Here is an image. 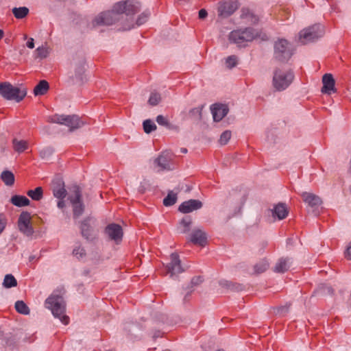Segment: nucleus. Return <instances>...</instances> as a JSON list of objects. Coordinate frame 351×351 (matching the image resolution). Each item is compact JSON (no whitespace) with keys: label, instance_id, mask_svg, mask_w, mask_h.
Wrapping results in <instances>:
<instances>
[{"label":"nucleus","instance_id":"obj_1","mask_svg":"<svg viewBox=\"0 0 351 351\" xmlns=\"http://www.w3.org/2000/svg\"><path fill=\"white\" fill-rule=\"evenodd\" d=\"M141 9L138 2L132 1H120L115 3L110 11L104 12L97 15L92 21L93 27L108 26L114 24L117 21L120 22L119 30L128 31L144 24L148 19L150 12H144L134 23L132 15Z\"/></svg>","mask_w":351,"mask_h":351},{"label":"nucleus","instance_id":"obj_2","mask_svg":"<svg viewBox=\"0 0 351 351\" xmlns=\"http://www.w3.org/2000/svg\"><path fill=\"white\" fill-rule=\"evenodd\" d=\"M45 307L49 309L53 315L58 318L62 324L66 325L69 322V318L64 315L65 302L60 293L53 292L47 298L45 303Z\"/></svg>","mask_w":351,"mask_h":351},{"label":"nucleus","instance_id":"obj_3","mask_svg":"<svg viewBox=\"0 0 351 351\" xmlns=\"http://www.w3.org/2000/svg\"><path fill=\"white\" fill-rule=\"evenodd\" d=\"M293 78V73L290 70L276 68L274 71L273 86L276 90H284L292 83Z\"/></svg>","mask_w":351,"mask_h":351},{"label":"nucleus","instance_id":"obj_4","mask_svg":"<svg viewBox=\"0 0 351 351\" xmlns=\"http://www.w3.org/2000/svg\"><path fill=\"white\" fill-rule=\"evenodd\" d=\"M259 36L258 32L252 28H245L232 31L229 34V40L238 46H244Z\"/></svg>","mask_w":351,"mask_h":351},{"label":"nucleus","instance_id":"obj_5","mask_svg":"<svg viewBox=\"0 0 351 351\" xmlns=\"http://www.w3.org/2000/svg\"><path fill=\"white\" fill-rule=\"evenodd\" d=\"M27 91L24 88H19L12 85L9 82L0 84V95L7 100L21 101L26 95Z\"/></svg>","mask_w":351,"mask_h":351},{"label":"nucleus","instance_id":"obj_6","mask_svg":"<svg viewBox=\"0 0 351 351\" xmlns=\"http://www.w3.org/2000/svg\"><path fill=\"white\" fill-rule=\"evenodd\" d=\"M324 34V28L320 24H316L304 29L299 33V42L303 45L313 42L322 37Z\"/></svg>","mask_w":351,"mask_h":351},{"label":"nucleus","instance_id":"obj_7","mask_svg":"<svg viewBox=\"0 0 351 351\" xmlns=\"http://www.w3.org/2000/svg\"><path fill=\"white\" fill-rule=\"evenodd\" d=\"M48 121L65 125L71 131L80 128L84 124L77 115L54 114L48 117Z\"/></svg>","mask_w":351,"mask_h":351},{"label":"nucleus","instance_id":"obj_8","mask_svg":"<svg viewBox=\"0 0 351 351\" xmlns=\"http://www.w3.org/2000/svg\"><path fill=\"white\" fill-rule=\"evenodd\" d=\"M275 58L279 61L289 60L292 55V50L288 41L285 39L278 40L274 45Z\"/></svg>","mask_w":351,"mask_h":351},{"label":"nucleus","instance_id":"obj_9","mask_svg":"<svg viewBox=\"0 0 351 351\" xmlns=\"http://www.w3.org/2000/svg\"><path fill=\"white\" fill-rule=\"evenodd\" d=\"M69 199L73 208L74 217H78L84 211V205L81 200V191L78 186H74L71 188Z\"/></svg>","mask_w":351,"mask_h":351},{"label":"nucleus","instance_id":"obj_10","mask_svg":"<svg viewBox=\"0 0 351 351\" xmlns=\"http://www.w3.org/2000/svg\"><path fill=\"white\" fill-rule=\"evenodd\" d=\"M31 215L28 212H22L18 220V227L19 230L27 236H31L34 233L33 228L31 225Z\"/></svg>","mask_w":351,"mask_h":351},{"label":"nucleus","instance_id":"obj_11","mask_svg":"<svg viewBox=\"0 0 351 351\" xmlns=\"http://www.w3.org/2000/svg\"><path fill=\"white\" fill-rule=\"evenodd\" d=\"M167 273L173 277L184 271L181 265V261L178 254L172 253L170 256V263L167 265Z\"/></svg>","mask_w":351,"mask_h":351},{"label":"nucleus","instance_id":"obj_12","mask_svg":"<svg viewBox=\"0 0 351 351\" xmlns=\"http://www.w3.org/2000/svg\"><path fill=\"white\" fill-rule=\"evenodd\" d=\"M106 233L111 240L117 243H119L122 240V228L118 224L111 223L108 225L106 228Z\"/></svg>","mask_w":351,"mask_h":351},{"label":"nucleus","instance_id":"obj_13","mask_svg":"<svg viewBox=\"0 0 351 351\" xmlns=\"http://www.w3.org/2000/svg\"><path fill=\"white\" fill-rule=\"evenodd\" d=\"M210 110L215 121H220L228 112V108L225 104H215L211 106Z\"/></svg>","mask_w":351,"mask_h":351},{"label":"nucleus","instance_id":"obj_14","mask_svg":"<svg viewBox=\"0 0 351 351\" xmlns=\"http://www.w3.org/2000/svg\"><path fill=\"white\" fill-rule=\"evenodd\" d=\"M238 8L237 2H222L218 7L219 15L223 17H227Z\"/></svg>","mask_w":351,"mask_h":351},{"label":"nucleus","instance_id":"obj_15","mask_svg":"<svg viewBox=\"0 0 351 351\" xmlns=\"http://www.w3.org/2000/svg\"><path fill=\"white\" fill-rule=\"evenodd\" d=\"M202 203L197 199H190L182 203L179 206V210L182 213H189L201 208Z\"/></svg>","mask_w":351,"mask_h":351},{"label":"nucleus","instance_id":"obj_16","mask_svg":"<svg viewBox=\"0 0 351 351\" xmlns=\"http://www.w3.org/2000/svg\"><path fill=\"white\" fill-rule=\"evenodd\" d=\"M323 87L322 92L325 94L330 95L336 91L335 88V82L330 73L324 75L322 77Z\"/></svg>","mask_w":351,"mask_h":351},{"label":"nucleus","instance_id":"obj_17","mask_svg":"<svg viewBox=\"0 0 351 351\" xmlns=\"http://www.w3.org/2000/svg\"><path fill=\"white\" fill-rule=\"evenodd\" d=\"M189 240L193 244L204 246L206 243V236L202 230L197 229L192 232Z\"/></svg>","mask_w":351,"mask_h":351},{"label":"nucleus","instance_id":"obj_18","mask_svg":"<svg viewBox=\"0 0 351 351\" xmlns=\"http://www.w3.org/2000/svg\"><path fill=\"white\" fill-rule=\"evenodd\" d=\"M170 156L168 152H163L154 160V163L160 168L161 170H170L172 168L169 164Z\"/></svg>","mask_w":351,"mask_h":351},{"label":"nucleus","instance_id":"obj_19","mask_svg":"<svg viewBox=\"0 0 351 351\" xmlns=\"http://www.w3.org/2000/svg\"><path fill=\"white\" fill-rule=\"evenodd\" d=\"M302 197L304 202L311 206H315L322 204L320 197L313 193L304 192L302 194Z\"/></svg>","mask_w":351,"mask_h":351},{"label":"nucleus","instance_id":"obj_20","mask_svg":"<svg viewBox=\"0 0 351 351\" xmlns=\"http://www.w3.org/2000/svg\"><path fill=\"white\" fill-rule=\"evenodd\" d=\"M90 221V219L84 220L80 227L82 236L87 239H91L93 235V230Z\"/></svg>","mask_w":351,"mask_h":351},{"label":"nucleus","instance_id":"obj_21","mask_svg":"<svg viewBox=\"0 0 351 351\" xmlns=\"http://www.w3.org/2000/svg\"><path fill=\"white\" fill-rule=\"evenodd\" d=\"M288 215V210L283 204H278L273 210V217H277L279 220L285 219Z\"/></svg>","mask_w":351,"mask_h":351},{"label":"nucleus","instance_id":"obj_22","mask_svg":"<svg viewBox=\"0 0 351 351\" xmlns=\"http://www.w3.org/2000/svg\"><path fill=\"white\" fill-rule=\"evenodd\" d=\"M291 262L289 258H280L274 267V271L284 273L290 267Z\"/></svg>","mask_w":351,"mask_h":351},{"label":"nucleus","instance_id":"obj_23","mask_svg":"<svg viewBox=\"0 0 351 351\" xmlns=\"http://www.w3.org/2000/svg\"><path fill=\"white\" fill-rule=\"evenodd\" d=\"M11 203L18 207L28 206L30 203L28 198L23 195H14L11 197Z\"/></svg>","mask_w":351,"mask_h":351},{"label":"nucleus","instance_id":"obj_24","mask_svg":"<svg viewBox=\"0 0 351 351\" xmlns=\"http://www.w3.org/2000/svg\"><path fill=\"white\" fill-rule=\"evenodd\" d=\"M49 83L46 80H41L34 89V94L36 96L43 95L49 90Z\"/></svg>","mask_w":351,"mask_h":351},{"label":"nucleus","instance_id":"obj_25","mask_svg":"<svg viewBox=\"0 0 351 351\" xmlns=\"http://www.w3.org/2000/svg\"><path fill=\"white\" fill-rule=\"evenodd\" d=\"M50 52V49L48 47L47 44L43 45L42 46L38 47L35 52L34 56L36 58L43 59L48 56Z\"/></svg>","mask_w":351,"mask_h":351},{"label":"nucleus","instance_id":"obj_26","mask_svg":"<svg viewBox=\"0 0 351 351\" xmlns=\"http://www.w3.org/2000/svg\"><path fill=\"white\" fill-rule=\"evenodd\" d=\"M12 143L14 149L19 153L24 152L29 147L28 142L24 140L14 139Z\"/></svg>","mask_w":351,"mask_h":351},{"label":"nucleus","instance_id":"obj_27","mask_svg":"<svg viewBox=\"0 0 351 351\" xmlns=\"http://www.w3.org/2000/svg\"><path fill=\"white\" fill-rule=\"evenodd\" d=\"M241 18L245 19L246 23L255 24L258 21V18L252 13L249 10H243Z\"/></svg>","mask_w":351,"mask_h":351},{"label":"nucleus","instance_id":"obj_28","mask_svg":"<svg viewBox=\"0 0 351 351\" xmlns=\"http://www.w3.org/2000/svg\"><path fill=\"white\" fill-rule=\"evenodd\" d=\"M1 178L7 186H12L14 183V176L10 171H3L1 173Z\"/></svg>","mask_w":351,"mask_h":351},{"label":"nucleus","instance_id":"obj_29","mask_svg":"<svg viewBox=\"0 0 351 351\" xmlns=\"http://www.w3.org/2000/svg\"><path fill=\"white\" fill-rule=\"evenodd\" d=\"M53 195L58 199H64L66 195L63 183H59L53 189Z\"/></svg>","mask_w":351,"mask_h":351},{"label":"nucleus","instance_id":"obj_30","mask_svg":"<svg viewBox=\"0 0 351 351\" xmlns=\"http://www.w3.org/2000/svg\"><path fill=\"white\" fill-rule=\"evenodd\" d=\"M27 195L31 197L33 200L39 201L43 198V191L42 187H36L34 190H29L27 193Z\"/></svg>","mask_w":351,"mask_h":351},{"label":"nucleus","instance_id":"obj_31","mask_svg":"<svg viewBox=\"0 0 351 351\" xmlns=\"http://www.w3.org/2000/svg\"><path fill=\"white\" fill-rule=\"evenodd\" d=\"M12 13L16 19H21L28 14L29 9L27 7L14 8Z\"/></svg>","mask_w":351,"mask_h":351},{"label":"nucleus","instance_id":"obj_32","mask_svg":"<svg viewBox=\"0 0 351 351\" xmlns=\"http://www.w3.org/2000/svg\"><path fill=\"white\" fill-rule=\"evenodd\" d=\"M3 285L7 289L14 287L17 285V281L13 275L7 274L4 277Z\"/></svg>","mask_w":351,"mask_h":351},{"label":"nucleus","instance_id":"obj_33","mask_svg":"<svg viewBox=\"0 0 351 351\" xmlns=\"http://www.w3.org/2000/svg\"><path fill=\"white\" fill-rule=\"evenodd\" d=\"M16 311L23 315H28L29 313V309L26 304L22 301L19 300L15 303Z\"/></svg>","mask_w":351,"mask_h":351},{"label":"nucleus","instance_id":"obj_34","mask_svg":"<svg viewBox=\"0 0 351 351\" xmlns=\"http://www.w3.org/2000/svg\"><path fill=\"white\" fill-rule=\"evenodd\" d=\"M143 130L145 133L149 134L156 130V125L154 122L150 119H147L143 123Z\"/></svg>","mask_w":351,"mask_h":351},{"label":"nucleus","instance_id":"obj_35","mask_svg":"<svg viewBox=\"0 0 351 351\" xmlns=\"http://www.w3.org/2000/svg\"><path fill=\"white\" fill-rule=\"evenodd\" d=\"M177 200V195L173 192L168 193L167 196L164 199L163 204L166 206L173 205Z\"/></svg>","mask_w":351,"mask_h":351},{"label":"nucleus","instance_id":"obj_36","mask_svg":"<svg viewBox=\"0 0 351 351\" xmlns=\"http://www.w3.org/2000/svg\"><path fill=\"white\" fill-rule=\"evenodd\" d=\"M269 267V263L266 260H262L254 266V269L256 273H263Z\"/></svg>","mask_w":351,"mask_h":351},{"label":"nucleus","instance_id":"obj_37","mask_svg":"<svg viewBox=\"0 0 351 351\" xmlns=\"http://www.w3.org/2000/svg\"><path fill=\"white\" fill-rule=\"evenodd\" d=\"M232 136L231 132L229 130L224 131L220 136L219 142L221 145H226L229 141Z\"/></svg>","mask_w":351,"mask_h":351},{"label":"nucleus","instance_id":"obj_38","mask_svg":"<svg viewBox=\"0 0 351 351\" xmlns=\"http://www.w3.org/2000/svg\"><path fill=\"white\" fill-rule=\"evenodd\" d=\"M160 95L157 93H152L149 99V104L152 106H156L160 101Z\"/></svg>","mask_w":351,"mask_h":351},{"label":"nucleus","instance_id":"obj_39","mask_svg":"<svg viewBox=\"0 0 351 351\" xmlns=\"http://www.w3.org/2000/svg\"><path fill=\"white\" fill-rule=\"evenodd\" d=\"M180 226L182 227V232L186 233L189 230V226L191 224V220L190 218L186 217L182 219L180 223Z\"/></svg>","mask_w":351,"mask_h":351},{"label":"nucleus","instance_id":"obj_40","mask_svg":"<svg viewBox=\"0 0 351 351\" xmlns=\"http://www.w3.org/2000/svg\"><path fill=\"white\" fill-rule=\"evenodd\" d=\"M237 64V58L234 56H229L226 60V65L228 68L232 69Z\"/></svg>","mask_w":351,"mask_h":351},{"label":"nucleus","instance_id":"obj_41","mask_svg":"<svg viewBox=\"0 0 351 351\" xmlns=\"http://www.w3.org/2000/svg\"><path fill=\"white\" fill-rule=\"evenodd\" d=\"M73 254L77 258H81L85 256V250L78 245L73 249Z\"/></svg>","mask_w":351,"mask_h":351},{"label":"nucleus","instance_id":"obj_42","mask_svg":"<svg viewBox=\"0 0 351 351\" xmlns=\"http://www.w3.org/2000/svg\"><path fill=\"white\" fill-rule=\"evenodd\" d=\"M53 152V150L50 147H46L40 151V155L43 158H46L50 156Z\"/></svg>","mask_w":351,"mask_h":351},{"label":"nucleus","instance_id":"obj_43","mask_svg":"<svg viewBox=\"0 0 351 351\" xmlns=\"http://www.w3.org/2000/svg\"><path fill=\"white\" fill-rule=\"evenodd\" d=\"M7 219L4 215L0 214V234L5 228Z\"/></svg>","mask_w":351,"mask_h":351},{"label":"nucleus","instance_id":"obj_44","mask_svg":"<svg viewBox=\"0 0 351 351\" xmlns=\"http://www.w3.org/2000/svg\"><path fill=\"white\" fill-rule=\"evenodd\" d=\"M157 123L160 125L166 126L168 125L167 119L162 115H158L156 117Z\"/></svg>","mask_w":351,"mask_h":351},{"label":"nucleus","instance_id":"obj_45","mask_svg":"<svg viewBox=\"0 0 351 351\" xmlns=\"http://www.w3.org/2000/svg\"><path fill=\"white\" fill-rule=\"evenodd\" d=\"M84 66H85L84 64H83L80 65L78 68L76 69L75 73H76V75L78 77H81L82 74L84 72V71H85Z\"/></svg>","mask_w":351,"mask_h":351},{"label":"nucleus","instance_id":"obj_46","mask_svg":"<svg viewBox=\"0 0 351 351\" xmlns=\"http://www.w3.org/2000/svg\"><path fill=\"white\" fill-rule=\"evenodd\" d=\"M289 307V306H280V307L277 308V313L282 314L283 313L287 312Z\"/></svg>","mask_w":351,"mask_h":351},{"label":"nucleus","instance_id":"obj_47","mask_svg":"<svg viewBox=\"0 0 351 351\" xmlns=\"http://www.w3.org/2000/svg\"><path fill=\"white\" fill-rule=\"evenodd\" d=\"M26 45L29 49H33L34 47V40L32 38H29L27 40Z\"/></svg>","mask_w":351,"mask_h":351},{"label":"nucleus","instance_id":"obj_48","mask_svg":"<svg viewBox=\"0 0 351 351\" xmlns=\"http://www.w3.org/2000/svg\"><path fill=\"white\" fill-rule=\"evenodd\" d=\"M207 16V12L204 9H202L199 11V19H204Z\"/></svg>","mask_w":351,"mask_h":351},{"label":"nucleus","instance_id":"obj_49","mask_svg":"<svg viewBox=\"0 0 351 351\" xmlns=\"http://www.w3.org/2000/svg\"><path fill=\"white\" fill-rule=\"evenodd\" d=\"M345 256L346 257L348 258V259H350L351 260V245H350L346 250V252H345Z\"/></svg>","mask_w":351,"mask_h":351},{"label":"nucleus","instance_id":"obj_50","mask_svg":"<svg viewBox=\"0 0 351 351\" xmlns=\"http://www.w3.org/2000/svg\"><path fill=\"white\" fill-rule=\"evenodd\" d=\"M202 281L201 277H196L192 279L191 283L193 285H198Z\"/></svg>","mask_w":351,"mask_h":351},{"label":"nucleus","instance_id":"obj_51","mask_svg":"<svg viewBox=\"0 0 351 351\" xmlns=\"http://www.w3.org/2000/svg\"><path fill=\"white\" fill-rule=\"evenodd\" d=\"M65 206L64 201L63 199H60V200L58 202V207L60 208H64Z\"/></svg>","mask_w":351,"mask_h":351},{"label":"nucleus","instance_id":"obj_52","mask_svg":"<svg viewBox=\"0 0 351 351\" xmlns=\"http://www.w3.org/2000/svg\"><path fill=\"white\" fill-rule=\"evenodd\" d=\"M4 32L3 30L0 29V40L3 37Z\"/></svg>","mask_w":351,"mask_h":351},{"label":"nucleus","instance_id":"obj_53","mask_svg":"<svg viewBox=\"0 0 351 351\" xmlns=\"http://www.w3.org/2000/svg\"><path fill=\"white\" fill-rule=\"evenodd\" d=\"M181 152L184 153V154H186L187 152V149L186 148H182L181 149Z\"/></svg>","mask_w":351,"mask_h":351}]
</instances>
